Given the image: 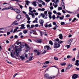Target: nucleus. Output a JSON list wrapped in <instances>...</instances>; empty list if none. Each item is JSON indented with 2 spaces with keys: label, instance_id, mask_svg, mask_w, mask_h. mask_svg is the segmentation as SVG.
I'll use <instances>...</instances> for the list:
<instances>
[{
  "label": "nucleus",
  "instance_id": "1",
  "mask_svg": "<svg viewBox=\"0 0 79 79\" xmlns=\"http://www.w3.org/2000/svg\"><path fill=\"white\" fill-rule=\"evenodd\" d=\"M24 46H26L25 48H26V49H27L25 50V52H27L28 51H29V50H30V47L28 46V44L24 42H20V52H21V51H22L21 48H24Z\"/></svg>",
  "mask_w": 79,
  "mask_h": 79
},
{
  "label": "nucleus",
  "instance_id": "2",
  "mask_svg": "<svg viewBox=\"0 0 79 79\" xmlns=\"http://www.w3.org/2000/svg\"><path fill=\"white\" fill-rule=\"evenodd\" d=\"M53 41L55 42L53 47L54 48H58L60 47V44L58 43H57V42L58 43V41H59V39L58 38H57L56 39H55L54 40H53Z\"/></svg>",
  "mask_w": 79,
  "mask_h": 79
},
{
  "label": "nucleus",
  "instance_id": "3",
  "mask_svg": "<svg viewBox=\"0 0 79 79\" xmlns=\"http://www.w3.org/2000/svg\"><path fill=\"white\" fill-rule=\"evenodd\" d=\"M19 49H18L15 50V52H16V56L18 57V58L19 60L20 59V55H18L19 53Z\"/></svg>",
  "mask_w": 79,
  "mask_h": 79
},
{
  "label": "nucleus",
  "instance_id": "4",
  "mask_svg": "<svg viewBox=\"0 0 79 79\" xmlns=\"http://www.w3.org/2000/svg\"><path fill=\"white\" fill-rule=\"evenodd\" d=\"M47 11L46 10L44 11V14L41 13L40 15V16L41 17L42 16L43 18H45V15H46V16H47Z\"/></svg>",
  "mask_w": 79,
  "mask_h": 79
},
{
  "label": "nucleus",
  "instance_id": "5",
  "mask_svg": "<svg viewBox=\"0 0 79 79\" xmlns=\"http://www.w3.org/2000/svg\"><path fill=\"white\" fill-rule=\"evenodd\" d=\"M79 77H78V75L76 74H74L72 77L73 79H77V78H79Z\"/></svg>",
  "mask_w": 79,
  "mask_h": 79
},
{
  "label": "nucleus",
  "instance_id": "6",
  "mask_svg": "<svg viewBox=\"0 0 79 79\" xmlns=\"http://www.w3.org/2000/svg\"><path fill=\"white\" fill-rule=\"evenodd\" d=\"M18 20H16L15 21H14L13 23L12 24V25H14V26H15L16 25H18V23H16L17 22H18Z\"/></svg>",
  "mask_w": 79,
  "mask_h": 79
},
{
  "label": "nucleus",
  "instance_id": "7",
  "mask_svg": "<svg viewBox=\"0 0 79 79\" xmlns=\"http://www.w3.org/2000/svg\"><path fill=\"white\" fill-rule=\"evenodd\" d=\"M39 23L40 24H41V25L42 26H43V24H44V20L40 19L39 21Z\"/></svg>",
  "mask_w": 79,
  "mask_h": 79
},
{
  "label": "nucleus",
  "instance_id": "8",
  "mask_svg": "<svg viewBox=\"0 0 79 79\" xmlns=\"http://www.w3.org/2000/svg\"><path fill=\"white\" fill-rule=\"evenodd\" d=\"M34 52L37 53V55H38V56H39L40 54V52H39V51L37 50V49H35L34 50Z\"/></svg>",
  "mask_w": 79,
  "mask_h": 79
},
{
  "label": "nucleus",
  "instance_id": "9",
  "mask_svg": "<svg viewBox=\"0 0 79 79\" xmlns=\"http://www.w3.org/2000/svg\"><path fill=\"white\" fill-rule=\"evenodd\" d=\"M44 48L45 49L47 48V50H52V49H51V48L50 47V46L49 45H46V46H44Z\"/></svg>",
  "mask_w": 79,
  "mask_h": 79
},
{
  "label": "nucleus",
  "instance_id": "10",
  "mask_svg": "<svg viewBox=\"0 0 79 79\" xmlns=\"http://www.w3.org/2000/svg\"><path fill=\"white\" fill-rule=\"evenodd\" d=\"M49 77H50V75L48 74V73H46L44 75V78L46 79H48L49 78Z\"/></svg>",
  "mask_w": 79,
  "mask_h": 79
},
{
  "label": "nucleus",
  "instance_id": "11",
  "mask_svg": "<svg viewBox=\"0 0 79 79\" xmlns=\"http://www.w3.org/2000/svg\"><path fill=\"white\" fill-rule=\"evenodd\" d=\"M21 27H20V29H26V27H25V25L24 24H22L21 25H20Z\"/></svg>",
  "mask_w": 79,
  "mask_h": 79
},
{
  "label": "nucleus",
  "instance_id": "12",
  "mask_svg": "<svg viewBox=\"0 0 79 79\" xmlns=\"http://www.w3.org/2000/svg\"><path fill=\"white\" fill-rule=\"evenodd\" d=\"M61 5L63 6V8L64 10H65V6H64V2L62 1L61 2Z\"/></svg>",
  "mask_w": 79,
  "mask_h": 79
},
{
  "label": "nucleus",
  "instance_id": "13",
  "mask_svg": "<svg viewBox=\"0 0 79 79\" xmlns=\"http://www.w3.org/2000/svg\"><path fill=\"white\" fill-rule=\"evenodd\" d=\"M31 5H33L34 6H37V1H34L33 2H31Z\"/></svg>",
  "mask_w": 79,
  "mask_h": 79
},
{
  "label": "nucleus",
  "instance_id": "14",
  "mask_svg": "<svg viewBox=\"0 0 79 79\" xmlns=\"http://www.w3.org/2000/svg\"><path fill=\"white\" fill-rule=\"evenodd\" d=\"M12 1H14L15 2V1H16V2H16V3H17V4L19 5V6H20V4H19V3H20V1L19 0H11Z\"/></svg>",
  "mask_w": 79,
  "mask_h": 79
},
{
  "label": "nucleus",
  "instance_id": "15",
  "mask_svg": "<svg viewBox=\"0 0 79 79\" xmlns=\"http://www.w3.org/2000/svg\"><path fill=\"white\" fill-rule=\"evenodd\" d=\"M72 67H73V65L72 64H68V69H70V68H72Z\"/></svg>",
  "mask_w": 79,
  "mask_h": 79
},
{
  "label": "nucleus",
  "instance_id": "16",
  "mask_svg": "<svg viewBox=\"0 0 79 79\" xmlns=\"http://www.w3.org/2000/svg\"><path fill=\"white\" fill-rule=\"evenodd\" d=\"M58 36H59V39H60V40L63 39V35H62L61 33Z\"/></svg>",
  "mask_w": 79,
  "mask_h": 79
},
{
  "label": "nucleus",
  "instance_id": "17",
  "mask_svg": "<svg viewBox=\"0 0 79 79\" xmlns=\"http://www.w3.org/2000/svg\"><path fill=\"white\" fill-rule=\"evenodd\" d=\"M14 10L15 11H17L16 13H18V14L20 13V10H18V9H15Z\"/></svg>",
  "mask_w": 79,
  "mask_h": 79
},
{
  "label": "nucleus",
  "instance_id": "18",
  "mask_svg": "<svg viewBox=\"0 0 79 79\" xmlns=\"http://www.w3.org/2000/svg\"><path fill=\"white\" fill-rule=\"evenodd\" d=\"M22 56H20V59H22V61H23L25 59V57H24V55Z\"/></svg>",
  "mask_w": 79,
  "mask_h": 79
},
{
  "label": "nucleus",
  "instance_id": "19",
  "mask_svg": "<svg viewBox=\"0 0 79 79\" xmlns=\"http://www.w3.org/2000/svg\"><path fill=\"white\" fill-rule=\"evenodd\" d=\"M65 10H66L67 11V12H68V13H70V14H71V15H74V12H71L69 11H68L66 9H65Z\"/></svg>",
  "mask_w": 79,
  "mask_h": 79
},
{
  "label": "nucleus",
  "instance_id": "20",
  "mask_svg": "<svg viewBox=\"0 0 79 79\" xmlns=\"http://www.w3.org/2000/svg\"><path fill=\"white\" fill-rule=\"evenodd\" d=\"M38 31L40 32L41 36H42L43 35V34H42V31H40L39 29H37V30Z\"/></svg>",
  "mask_w": 79,
  "mask_h": 79
},
{
  "label": "nucleus",
  "instance_id": "21",
  "mask_svg": "<svg viewBox=\"0 0 79 79\" xmlns=\"http://www.w3.org/2000/svg\"><path fill=\"white\" fill-rule=\"evenodd\" d=\"M50 67H51V68H52V67H54L55 68H56L57 69H58V72H59V68H58V67H57V66L53 65V66H51Z\"/></svg>",
  "mask_w": 79,
  "mask_h": 79
},
{
  "label": "nucleus",
  "instance_id": "22",
  "mask_svg": "<svg viewBox=\"0 0 79 79\" xmlns=\"http://www.w3.org/2000/svg\"><path fill=\"white\" fill-rule=\"evenodd\" d=\"M35 32V31L34 30H31L30 31V34H32V32Z\"/></svg>",
  "mask_w": 79,
  "mask_h": 79
},
{
  "label": "nucleus",
  "instance_id": "23",
  "mask_svg": "<svg viewBox=\"0 0 79 79\" xmlns=\"http://www.w3.org/2000/svg\"><path fill=\"white\" fill-rule=\"evenodd\" d=\"M42 40V39H41L40 40H37V43H38L39 44H41V43H42V40Z\"/></svg>",
  "mask_w": 79,
  "mask_h": 79
},
{
  "label": "nucleus",
  "instance_id": "24",
  "mask_svg": "<svg viewBox=\"0 0 79 79\" xmlns=\"http://www.w3.org/2000/svg\"><path fill=\"white\" fill-rule=\"evenodd\" d=\"M11 56L12 58H16V59H18V58H16V57L14 56V55L12 53V52H11Z\"/></svg>",
  "mask_w": 79,
  "mask_h": 79
},
{
  "label": "nucleus",
  "instance_id": "25",
  "mask_svg": "<svg viewBox=\"0 0 79 79\" xmlns=\"http://www.w3.org/2000/svg\"><path fill=\"white\" fill-rule=\"evenodd\" d=\"M49 44H50L51 45H53V43L52 41L50 40L49 41Z\"/></svg>",
  "mask_w": 79,
  "mask_h": 79
},
{
  "label": "nucleus",
  "instance_id": "26",
  "mask_svg": "<svg viewBox=\"0 0 79 79\" xmlns=\"http://www.w3.org/2000/svg\"><path fill=\"white\" fill-rule=\"evenodd\" d=\"M25 2H26V4L28 6H29V2H28V1L27 0H26L25 1Z\"/></svg>",
  "mask_w": 79,
  "mask_h": 79
},
{
  "label": "nucleus",
  "instance_id": "27",
  "mask_svg": "<svg viewBox=\"0 0 79 79\" xmlns=\"http://www.w3.org/2000/svg\"><path fill=\"white\" fill-rule=\"evenodd\" d=\"M66 64V62L60 64V65H61V66H65Z\"/></svg>",
  "mask_w": 79,
  "mask_h": 79
},
{
  "label": "nucleus",
  "instance_id": "28",
  "mask_svg": "<svg viewBox=\"0 0 79 79\" xmlns=\"http://www.w3.org/2000/svg\"><path fill=\"white\" fill-rule=\"evenodd\" d=\"M28 30H23V32L24 34H26L27 33V31Z\"/></svg>",
  "mask_w": 79,
  "mask_h": 79
},
{
  "label": "nucleus",
  "instance_id": "29",
  "mask_svg": "<svg viewBox=\"0 0 79 79\" xmlns=\"http://www.w3.org/2000/svg\"><path fill=\"white\" fill-rule=\"evenodd\" d=\"M58 10H63V8H62V7H58Z\"/></svg>",
  "mask_w": 79,
  "mask_h": 79
},
{
  "label": "nucleus",
  "instance_id": "30",
  "mask_svg": "<svg viewBox=\"0 0 79 79\" xmlns=\"http://www.w3.org/2000/svg\"><path fill=\"white\" fill-rule=\"evenodd\" d=\"M52 18L53 20L55 19V18H56V17H55V15H53L52 16Z\"/></svg>",
  "mask_w": 79,
  "mask_h": 79
},
{
  "label": "nucleus",
  "instance_id": "31",
  "mask_svg": "<svg viewBox=\"0 0 79 79\" xmlns=\"http://www.w3.org/2000/svg\"><path fill=\"white\" fill-rule=\"evenodd\" d=\"M27 52H25L24 53V54L25 55V57L27 58V55H28V54H26V53Z\"/></svg>",
  "mask_w": 79,
  "mask_h": 79
},
{
  "label": "nucleus",
  "instance_id": "32",
  "mask_svg": "<svg viewBox=\"0 0 79 79\" xmlns=\"http://www.w3.org/2000/svg\"><path fill=\"white\" fill-rule=\"evenodd\" d=\"M54 3L53 4V6H54V8H56L57 6H58V5L57 4H54Z\"/></svg>",
  "mask_w": 79,
  "mask_h": 79
},
{
  "label": "nucleus",
  "instance_id": "33",
  "mask_svg": "<svg viewBox=\"0 0 79 79\" xmlns=\"http://www.w3.org/2000/svg\"><path fill=\"white\" fill-rule=\"evenodd\" d=\"M62 43H63V41L61 40H59V41H58V44H61Z\"/></svg>",
  "mask_w": 79,
  "mask_h": 79
},
{
  "label": "nucleus",
  "instance_id": "34",
  "mask_svg": "<svg viewBox=\"0 0 79 79\" xmlns=\"http://www.w3.org/2000/svg\"><path fill=\"white\" fill-rule=\"evenodd\" d=\"M17 19H20V15H18L17 16Z\"/></svg>",
  "mask_w": 79,
  "mask_h": 79
},
{
  "label": "nucleus",
  "instance_id": "35",
  "mask_svg": "<svg viewBox=\"0 0 79 79\" xmlns=\"http://www.w3.org/2000/svg\"><path fill=\"white\" fill-rule=\"evenodd\" d=\"M77 19L76 18H74L73 19L72 21V23H73V22H75V21Z\"/></svg>",
  "mask_w": 79,
  "mask_h": 79
},
{
  "label": "nucleus",
  "instance_id": "36",
  "mask_svg": "<svg viewBox=\"0 0 79 79\" xmlns=\"http://www.w3.org/2000/svg\"><path fill=\"white\" fill-rule=\"evenodd\" d=\"M72 57V56H69V55H68L67 56V58L68 59H69V58H71Z\"/></svg>",
  "mask_w": 79,
  "mask_h": 79
},
{
  "label": "nucleus",
  "instance_id": "37",
  "mask_svg": "<svg viewBox=\"0 0 79 79\" xmlns=\"http://www.w3.org/2000/svg\"><path fill=\"white\" fill-rule=\"evenodd\" d=\"M47 66L46 64H44L42 68H47Z\"/></svg>",
  "mask_w": 79,
  "mask_h": 79
},
{
  "label": "nucleus",
  "instance_id": "38",
  "mask_svg": "<svg viewBox=\"0 0 79 79\" xmlns=\"http://www.w3.org/2000/svg\"><path fill=\"white\" fill-rule=\"evenodd\" d=\"M70 15L69 14H67L65 16V17H66V18H69L70 17Z\"/></svg>",
  "mask_w": 79,
  "mask_h": 79
},
{
  "label": "nucleus",
  "instance_id": "39",
  "mask_svg": "<svg viewBox=\"0 0 79 79\" xmlns=\"http://www.w3.org/2000/svg\"><path fill=\"white\" fill-rule=\"evenodd\" d=\"M8 10V7L2 9V11H3V10Z\"/></svg>",
  "mask_w": 79,
  "mask_h": 79
},
{
  "label": "nucleus",
  "instance_id": "40",
  "mask_svg": "<svg viewBox=\"0 0 79 79\" xmlns=\"http://www.w3.org/2000/svg\"><path fill=\"white\" fill-rule=\"evenodd\" d=\"M60 24L62 25H64V24H65V23L64 22H61L60 23Z\"/></svg>",
  "mask_w": 79,
  "mask_h": 79
},
{
  "label": "nucleus",
  "instance_id": "41",
  "mask_svg": "<svg viewBox=\"0 0 79 79\" xmlns=\"http://www.w3.org/2000/svg\"><path fill=\"white\" fill-rule=\"evenodd\" d=\"M48 14H49V15H52V13L50 11H48Z\"/></svg>",
  "mask_w": 79,
  "mask_h": 79
},
{
  "label": "nucleus",
  "instance_id": "42",
  "mask_svg": "<svg viewBox=\"0 0 79 79\" xmlns=\"http://www.w3.org/2000/svg\"><path fill=\"white\" fill-rule=\"evenodd\" d=\"M45 64H49V63H50V61H46L45 62Z\"/></svg>",
  "mask_w": 79,
  "mask_h": 79
},
{
  "label": "nucleus",
  "instance_id": "43",
  "mask_svg": "<svg viewBox=\"0 0 79 79\" xmlns=\"http://www.w3.org/2000/svg\"><path fill=\"white\" fill-rule=\"evenodd\" d=\"M41 2L42 3V4L44 6H45V3L43 1H42V2Z\"/></svg>",
  "mask_w": 79,
  "mask_h": 79
},
{
  "label": "nucleus",
  "instance_id": "44",
  "mask_svg": "<svg viewBox=\"0 0 79 79\" xmlns=\"http://www.w3.org/2000/svg\"><path fill=\"white\" fill-rule=\"evenodd\" d=\"M18 74V73H17L15 74V75H14L13 77L15 78V77H16V76H17Z\"/></svg>",
  "mask_w": 79,
  "mask_h": 79
},
{
  "label": "nucleus",
  "instance_id": "45",
  "mask_svg": "<svg viewBox=\"0 0 79 79\" xmlns=\"http://www.w3.org/2000/svg\"><path fill=\"white\" fill-rule=\"evenodd\" d=\"M52 25H51V23L48 25V27H49V28L52 27Z\"/></svg>",
  "mask_w": 79,
  "mask_h": 79
},
{
  "label": "nucleus",
  "instance_id": "46",
  "mask_svg": "<svg viewBox=\"0 0 79 79\" xmlns=\"http://www.w3.org/2000/svg\"><path fill=\"white\" fill-rule=\"evenodd\" d=\"M29 60L30 61H32V60H33V59H32V57L31 56H30V57L29 58Z\"/></svg>",
  "mask_w": 79,
  "mask_h": 79
},
{
  "label": "nucleus",
  "instance_id": "47",
  "mask_svg": "<svg viewBox=\"0 0 79 79\" xmlns=\"http://www.w3.org/2000/svg\"><path fill=\"white\" fill-rule=\"evenodd\" d=\"M7 8H8V10H9V9H10V10H13V7L11 6H9L8 7H7Z\"/></svg>",
  "mask_w": 79,
  "mask_h": 79
},
{
  "label": "nucleus",
  "instance_id": "48",
  "mask_svg": "<svg viewBox=\"0 0 79 79\" xmlns=\"http://www.w3.org/2000/svg\"><path fill=\"white\" fill-rule=\"evenodd\" d=\"M35 20L36 21V23H38V22L37 21V20H38V18L37 17H36L35 18Z\"/></svg>",
  "mask_w": 79,
  "mask_h": 79
},
{
  "label": "nucleus",
  "instance_id": "49",
  "mask_svg": "<svg viewBox=\"0 0 79 79\" xmlns=\"http://www.w3.org/2000/svg\"><path fill=\"white\" fill-rule=\"evenodd\" d=\"M54 60H58V58L57 57H54Z\"/></svg>",
  "mask_w": 79,
  "mask_h": 79
},
{
  "label": "nucleus",
  "instance_id": "50",
  "mask_svg": "<svg viewBox=\"0 0 79 79\" xmlns=\"http://www.w3.org/2000/svg\"><path fill=\"white\" fill-rule=\"evenodd\" d=\"M31 16H32V18H35V15H34V13H32Z\"/></svg>",
  "mask_w": 79,
  "mask_h": 79
},
{
  "label": "nucleus",
  "instance_id": "51",
  "mask_svg": "<svg viewBox=\"0 0 79 79\" xmlns=\"http://www.w3.org/2000/svg\"><path fill=\"white\" fill-rule=\"evenodd\" d=\"M70 44H69V45H67L66 46V47H67V49L69 48L70 47Z\"/></svg>",
  "mask_w": 79,
  "mask_h": 79
},
{
  "label": "nucleus",
  "instance_id": "52",
  "mask_svg": "<svg viewBox=\"0 0 79 79\" xmlns=\"http://www.w3.org/2000/svg\"><path fill=\"white\" fill-rule=\"evenodd\" d=\"M44 26H45V27H46V28L48 27V24H47V23H46L44 25Z\"/></svg>",
  "mask_w": 79,
  "mask_h": 79
},
{
  "label": "nucleus",
  "instance_id": "53",
  "mask_svg": "<svg viewBox=\"0 0 79 79\" xmlns=\"http://www.w3.org/2000/svg\"><path fill=\"white\" fill-rule=\"evenodd\" d=\"M51 68V67H48L47 69L45 70V72H46L47 71H48V69H49V68Z\"/></svg>",
  "mask_w": 79,
  "mask_h": 79
},
{
  "label": "nucleus",
  "instance_id": "54",
  "mask_svg": "<svg viewBox=\"0 0 79 79\" xmlns=\"http://www.w3.org/2000/svg\"><path fill=\"white\" fill-rule=\"evenodd\" d=\"M25 16L26 18H29V15H27V14H26L25 15Z\"/></svg>",
  "mask_w": 79,
  "mask_h": 79
},
{
  "label": "nucleus",
  "instance_id": "55",
  "mask_svg": "<svg viewBox=\"0 0 79 79\" xmlns=\"http://www.w3.org/2000/svg\"><path fill=\"white\" fill-rule=\"evenodd\" d=\"M31 28H32L35 27V25L34 24L31 25Z\"/></svg>",
  "mask_w": 79,
  "mask_h": 79
},
{
  "label": "nucleus",
  "instance_id": "56",
  "mask_svg": "<svg viewBox=\"0 0 79 79\" xmlns=\"http://www.w3.org/2000/svg\"><path fill=\"white\" fill-rule=\"evenodd\" d=\"M76 61V59L75 58V57H74L72 60V61Z\"/></svg>",
  "mask_w": 79,
  "mask_h": 79
},
{
  "label": "nucleus",
  "instance_id": "57",
  "mask_svg": "<svg viewBox=\"0 0 79 79\" xmlns=\"http://www.w3.org/2000/svg\"><path fill=\"white\" fill-rule=\"evenodd\" d=\"M46 52H47V51L44 50V51L41 54H43V55H44V53H45Z\"/></svg>",
  "mask_w": 79,
  "mask_h": 79
},
{
  "label": "nucleus",
  "instance_id": "58",
  "mask_svg": "<svg viewBox=\"0 0 79 79\" xmlns=\"http://www.w3.org/2000/svg\"><path fill=\"white\" fill-rule=\"evenodd\" d=\"M38 6L39 7H42V5L40 4H38Z\"/></svg>",
  "mask_w": 79,
  "mask_h": 79
},
{
  "label": "nucleus",
  "instance_id": "59",
  "mask_svg": "<svg viewBox=\"0 0 79 79\" xmlns=\"http://www.w3.org/2000/svg\"><path fill=\"white\" fill-rule=\"evenodd\" d=\"M75 64L76 66H79V63H75Z\"/></svg>",
  "mask_w": 79,
  "mask_h": 79
},
{
  "label": "nucleus",
  "instance_id": "60",
  "mask_svg": "<svg viewBox=\"0 0 79 79\" xmlns=\"http://www.w3.org/2000/svg\"><path fill=\"white\" fill-rule=\"evenodd\" d=\"M52 24H53L54 25V26H55V25H56V22H53V23H52Z\"/></svg>",
  "mask_w": 79,
  "mask_h": 79
},
{
  "label": "nucleus",
  "instance_id": "61",
  "mask_svg": "<svg viewBox=\"0 0 79 79\" xmlns=\"http://www.w3.org/2000/svg\"><path fill=\"white\" fill-rule=\"evenodd\" d=\"M50 10H52L53 9V6H51V7L50 8Z\"/></svg>",
  "mask_w": 79,
  "mask_h": 79
},
{
  "label": "nucleus",
  "instance_id": "62",
  "mask_svg": "<svg viewBox=\"0 0 79 79\" xmlns=\"http://www.w3.org/2000/svg\"><path fill=\"white\" fill-rule=\"evenodd\" d=\"M79 60H77L75 61V63H79Z\"/></svg>",
  "mask_w": 79,
  "mask_h": 79
},
{
  "label": "nucleus",
  "instance_id": "63",
  "mask_svg": "<svg viewBox=\"0 0 79 79\" xmlns=\"http://www.w3.org/2000/svg\"><path fill=\"white\" fill-rule=\"evenodd\" d=\"M53 13L54 14H56V13H57V12H56V10H54L53 11Z\"/></svg>",
  "mask_w": 79,
  "mask_h": 79
},
{
  "label": "nucleus",
  "instance_id": "64",
  "mask_svg": "<svg viewBox=\"0 0 79 79\" xmlns=\"http://www.w3.org/2000/svg\"><path fill=\"white\" fill-rule=\"evenodd\" d=\"M53 78L52 77L50 76L49 77L48 79H52Z\"/></svg>",
  "mask_w": 79,
  "mask_h": 79
}]
</instances>
